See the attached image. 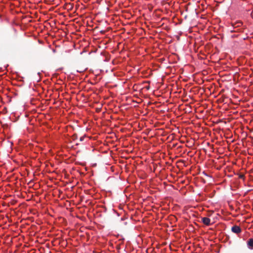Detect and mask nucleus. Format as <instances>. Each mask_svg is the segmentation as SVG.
<instances>
[{"instance_id": "f257e3e1", "label": "nucleus", "mask_w": 253, "mask_h": 253, "mask_svg": "<svg viewBox=\"0 0 253 253\" xmlns=\"http://www.w3.org/2000/svg\"><path fill=\"white\" fill-rule=\"evenodd\" d=\"M231 231L232 232L239 234L241 232V228L238 225H234L231 228Z\"/></svg>"}, {"instance_id": "f03ea898", "label": "nucleus", "mask_w": 253, "mask_h": 253, "mask_svg": "<svg viewBox=\"0 0 253 253\" xmlns=\"http://www.w3.org/2000/svg\"><path fill=\"white\" fill-rule=\"evenodd\" d=\"M202 222L206 225L209 226L211 224V219L207 217H202Z\"/></svg>"}, {"instance_id": "7ed1b4c3", "label": "nucleus", "mask_w": 253, "mask_h": 253, "mask_svg": "<svg viewBox=\"0 0 253 253\" xmlns=\"http://www.w3.org/2000/svg\"><path fill=\"white\" fill-rule=\"evenodd\" d=\"M247 247L250 250H253V238H250L247 242Z\"/></svg>"}, {"instance_id": "20e7f679", "label": "nucleus", "mask_w": 253, "mask_h": 253, "mask_svg": "<svg viewBox=\"0 0 253 253\" xmlns=\"http://www.w3.org/2000/svg\"><path fill=\"white\" fill-rule=\"evenodd\" d=\"M242 25V22H237L234 25H233V27H234V28H236V27H240Z\"/></svg>"}, {"instance_id": "39448f33", "label": "nucleus", "mask_w": 253, "mask_h": 253, "mask_svg": "<svg viewBox=\"0 0 253 253\" xmlns=\"http://www.w3.org/2000/svg\"><path fill=\"white\" fill-rule=\"evenodd\" d=\"M73 141L76 140L78 138V135L77 134H74L72 136Z\"/></svg>"}, {"instance_id": "423d86ee", "label": "nucleus", "mask_w": 253, "mask_h": 253, "mask_svg": "<svg viewBox=\"0 0 253 253\" xmlns=\"http://www.w3.org/2000/svg\"><path fill=\"white\" fill-rule=\"evenodd\" d=\"M86 137V135H84V136H81L80 138V141L82 142L84 141V138Z\"/></svg>"}, {"instance_id": "0eeeda50", "label": "nucleus", "mask_w": 253, "mask_h": 253, "mask_svg": "<svg viewBox=\"0 0 253 253\" xmlns=\"http://www.w3.org/2000/svg\"><path fill=\"white\" fill-rule=\"evenodd\" d=\"M203 174H204L205 176L209 177L210 176L208 174H207L205 171H203Z\"/></svg>"}, {"instance_id": "6e6552de", "label": "nucleus", "mask_w": 253, "mask_h": 253, "mask_svg": "<svg viewBox=\"0 0 253 253\" xmlns=\"http://www.w3.org/2000/svg\"><path fill=\"white\" fill-rule=\"evenodd\" d=\"M230 32H241V31L239 30H231L230 31Z\"/></svg>"}, {"instance_id": "1a4fd4ad", "label": "nucleus", "mask_w": 253, "mask_h": 253, "mask_svg": "<svg viewBox=\"0 0 253 253\" xmlns=\"http://www.w3.org/2000/svg\"><path fill=\"white\" fill-rule=\"evenodd\" d=\"M244 175L243 174H240L239 175V178H240L243 179V178H244Z\"/></svg>"}, {"instance_id": "9d476101", "label": "nucleus", "mask_w": 253, "mask_h": 253, "mask_svg": "<svg viewBox=\"0 0 253 253\" xmlns=\"http://www.w3.org/2000/svg\"><path fill=\"white\" fill-rule=\"evenodd\" d=\"M176 38L178 40H179V36H176Z\"/></svg>"}, {"instance_id": "9b49d317", "label": "nucleus", "mask_w": 253, "mask_h": 253, "mask_svg": "<svg viewBox=\"0 0 253 253\" xmlns=\"http://www.w3.org/2000/svg\"><path fill=\"white\" fill-rule=\"evenodd\" d=\"M99 32H105V31H104V30H100Z\"/></svg>"}, {"instance_id": "f8f14e48", "label": "nucleus", "mask_w": 253, "mask_h": 253, "mask_svg": "<svg viewBox=\"0 0 253 253\" xmlns=\"http://www.w3.org/2000/svg\"><path fill=\"white\" fill-rule=\"evenodd\" d=\"M121 220H124L123 217H121Z\"/></svg>"}, {"instance_id": "ddd939ff", "label": "nucleus", "mask_w": 253, "mask_h": 253, "mask_svg": "<svg viewBox=\"0 0 253 253\" xmlns=\"http://www.w3.org/2000/svg\"><path fill=\"white\" fill-rule=\"evenodd\" d=\"M253 33H251L250 35H253Z\"/></svg>"}, {"instance_id": "4468645a", "label": "nucleus", "mask_w": 253, "mask_h": 253, "mask_svg": "<svg viewBox=\"0 0 253 253\" xmlns=\"http://www.w3.org/2000/svg\"><path fill=\"white\" fill-rule=\"evenodd\" d=\"M53 51L54 52L55 51V49H53Z\"/></svg>"}, {"instance_id": "2eb2a0df", "label": "nucleus", "mask_w": 253, "mask_h": 253, "mask_svg": "<svg viewBox=\"0 0 253 253\" xmlns=\"http://www.w3.org/2000/svg\"><path fill=\"white\" fill-rule=\"evenodd\" d=\"M180 33V35H182V34L183 33L182 32H181Z\"/></svg>"}, {"instance_id": "dca6fc26", "label": "nucleus", "mask_w": 253, "mask_h": 253, "mask_svg": "<svg viewBox=\"0 0 253 253\" xmlns=\"http://www.w3.org/2000/svg\"><path fill=\"white\" fill-rule=\"evenodd\" d=\"M79 145V143H76V145Z\"/></svg>"}]
</instances>
